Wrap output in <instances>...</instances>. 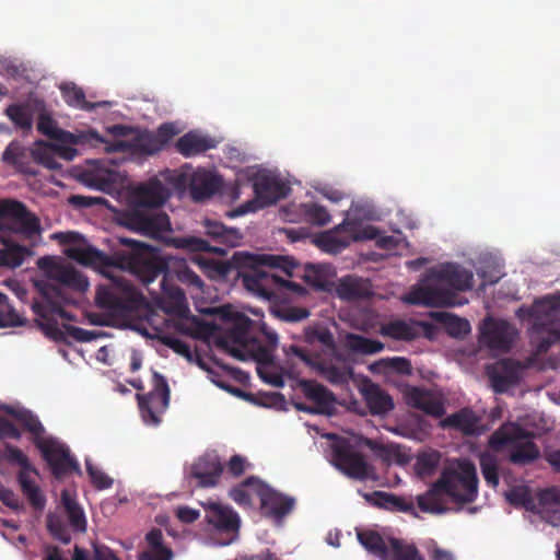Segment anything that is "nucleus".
Returning <instances> with one entry per match:
<instances>
[{"label":"nucleus","instance_id":"46","mask_svg":"<svg viewBox=\"0 0 560 560\" xmlns=\"http://www.w3.org/2000/svg\"><path fill=\"white\" fill-rule=\"evenodd\" d=\"M54 140L58 141V144H85L89 143L93 147H97L103 144L105 147L106 140L103 139L97 132L89 131L86 133L75 135L70 131L62 130L60 128L57 129Z\"/></svg>","mask_w":560,"mask_h":560},{"label":"nucleus","instance_id":"53","mask_svg":"<svg viewBox=\"0 0 560 560\" xmlns=\"http://www.w3.org/2000/svg\"><path fill=\"white\" fill-rule=\"evenodd\" d=\"M480 470L489 487L495 488L499 485V464L494 455L482 453L479 457Z\"/></svg>","mask_w":560,"mask_h":560},{"label":"nucleus","instance_id":"23","mask_svg":"<svg viewBox=\"0 0 560 560\" xmlns=\"http://www.w3.org/2000/svg\"><path fill=\"white\" fill-rule=\"evenodd\" d=\"M432 278L451 287L455 291H468L472 288L474 275L470 270L456 264H445L433 270Z\"/></svg>","mask_w":560,"mask_h":560},{"label":"nucleus","instance_id":"17","mask_svg":"<svg viewBox=\"0 0 560 560\" xmlns=\"http://www.w3.org/2000/svg\"><path fill=\"white\" fill-rule=\"evenodd\" d=\"M405 302L422 306H455L463 302L457 300L455 292L440 288L435 284H424L413 288L406 296Z\"/></svg>","mask_w":560,"mask_h":560},{"label":"nucleus","instance_id":"10","mask_svg":"<svg viewBox=\"0 0 560 560\" xmlns=\"http://www.w3.org/2000/svg\"><path fill=\"white\" fill-rule=\"evenodd\" d=\"M205 520L212 529L222 536L221 545L226 546L238 538L241 518L238 514L230 506L209 502L203 504Z\"/></svg>","mask_w":560,"mask_h":560},{"label":"nucleus","instance_id":"49","mask_svg":"<svg viewBox=\"0 0 560 560\" xmlns=\"http://www.w3.org/2000/svg\"><path fill=\"white\" fill-rule=\"evenodd\" d=\"M34 163L40 164L48 170H60L61 164L57 161V152L54 144L43 141L36 142L34 148Z\"/></svg>","mask_w":560,"mask_h":560},{"label":"nucleus","instance_id":"63","mask_svg":"<svg viewBox=\"0 0 560 560\" xmlns=\"http://www.w3.org/2000/svg\"><path fill=\"white\" fill-rule=\"evenodd\" d=\"M4 456L9 462L19 464L21 466L20 471L33 470L34 474H37L36 468L32 466L27 456L19 447L5 444Z\"/></svg>","mask_w":560,"mask_h":560},{"label":"nucleus","instance_id":"44","mask_svg":"<svg viewBox=\"0 0 560 560\" xmlns=\"http://www.w3.org/2000/svg\"><path fill=\"white\" fill-rule=\"evenodd\" d=\"M431 317L443 324L446 331L452 337H464L470 331V325L467 319L457 317L447 312H432Z\"/></svg>","mask_w":560,"mask_h":560},{"label":"nucleus","instance_id":"18","mask_svg":"<svg viewBox=\"0 0 560 560\" xmlns=\"http://www.w3.org/2000/svg\"><path fill=\"white\" fill-rule=\"evenodd\" d=\"M514 338V329L503 319L488 317L480 327L479 341L491 350L508 352Z\"/></svg>","mask_w":560,"mask_h":560},{"label":"nucleus","instance_id":"45","mask_svg":"<svg viewBox=\"0 0 560 560\" xmlns=\"http://www.w3.org/2000/svg\"><path fill=\"white\" fill-rule=\"evenodd\" d=\"M61 502L67 513L68 522L75 532L86 530V518L83 510L68 491L61 492Z\"/></svg>","mask_w":560,"mask_h":560},{"label":"nucleus","instance_id":"35","mask_svg":"<svg viewBox=\"0 0 560 560\" xmlns=\"http://www.w3.org/2000/svg\"><path fill=\"white\" fill-rule=\"evenodd\" d=\"M220 186V179L210 172L197 171L191 175L189 189L195 201L211 197Z\"/></svg>","mask_w":560,"mask_h":560},{"label":"nucleus","instance_id":"12","mask_svg":"<svg viewBox=\"0 0 560 560\" xmlns=\"http://www.w3.org/2000/svg\"><path fill=\"white\" fill-rule=\"evenodd\" d=\"M38 267L46 273L47 278L56 281L59 289L67 287L80 292H84L89 288L88 279L77 269L71 266H66L55 261L51 257H43L38 259ZM63 300L62 290L60 296L55 298V301Z\"/></svg>","mask_w":560,"mask_h":560},{"label":"nucleus","instance_id":"27","mask_svg":"<svg viewBox=\"0 0 560 560\" xmlns=\"http://www.w3.org/2000/svg\"><path fill=\"white\" fill-rule=\"evenodd\" d=\"M359 494L371 505L385 509L392 512H409L413 510V503L405 498L385 491H373L371 493L358 490Z\"/></svg>","mask_w":560,"mask_h":560},{"label":"nucleus","instance_id":"64","mask_svg":"<svg viewBox=\"0 0 560 560\" xmlns=\"http://www.w3.org/2000/svg\"><path fill=\"white\" fill-rule=\"evenodd\" d=\"M258 376L267 384L275 387H283L284 378L281 373L275 370L273 363L268 365H257L256 368Z\"/></svg>","mask_w":560,"mask_h":560},{"label":"nucleus","instance_id":"15","mask_svg":"<svg viewBox=\"0 0 560 560\" xmlns=\"http://www.w3.org/2000/svg\"><path fill=\"white\" fill-rule=\"evenodd\" d=\"M159 144L160 142L155 139L154 132L143 130L139 131L130 140L106 141L104 151L106 153L121 152L135 158H144L159 153L161 151Z\"/></svg>","mask_w":560,"mask_h":560},{"label":"nucleus","instance_id":"5","mask_svg":"<svg viewBox=\"0 0 560 560\" xmlns=\"http://www.w3.org/2000/svg\"><path fill=\"white\" fill-rule=\"evenodd\" d=\"M266 264L258 261L253 266H243L234 262V255L232 259L221 262L218 266V271L223 277L230 276L235 271V278L241 279L244 288L258 296L270 299L275 294V287L280 281V278L269 271L262 269Z\"/></svg>","mask_w":560,"mask_h":560},{"label":"nucleus","instance_id":"42","mask_svg":"<svg viewBox=\"0 0 560 560\" xmlns=\"http://www.w3.org/2000/svg\"><path fill=\"white\" fill-rule=\"evenodd\" d=\"M0 241L5 246L4 248L0 249V268L20 267L23 264L25 257L31 254V250L27 247L15 243H10L9 240L3 236H0Z\"/></svg>","mask_w":560,"mask_h":560},{"label":"nucleus","instance_id":"58","mask_svg":"<svg viewBox=\"0 0 560 560\" xmlns=\"http://www.w3.org/2000/svg\"><path fill=\"white\" fill-rule=\"evenodd\" d=\"M0 319L7 323L5 327H16L23 325V319L9 303L7 294L0 292Z\"/></svg>","mask_w":560,"mask_h":560},{"label":"nucleus","instance_id":"34","mask_svg":"<svg viewBox=\"0 0 560 560\" xmlns=\"http://www.w3.org/2000/svg\"><path fill=\"white\" fill-rule=\"evenodd\" d=\"M254 191L258 199L262 200L266 205H270L285 196L287 187L280 179L262 175L256 178Z\"/></svg>","mask_w":560,"mask_h":560},{"label":"nucleus","instance_id":"36","mask_svg":"<svg viewBox=\"0 0 560 560\" xmlns=\"http://www.w3.org/2000/svg\"><path fill=\"white\" fill-rule=\"evenodd\" d=\"M148 549L138 555V560H172L173 551L163 544V533L160 528H152L145 535Z\"/></svg>","mask_w":560,"mask_h":560},{"label":"nucleus","instance_id":"22","mask_svg":"<svg viewBox=\"0 0 560 560\" xmlns=\"http://www.w3.org/2000/svg\"><path fill=\"white\" fill-rule=\"evenodd\" d=\"M5 165L13 167L16 172L26 175H36L34 168V149H28L19 141H11L1 156Z\"/></svg>","mask_w":560,"mask_h":560},{"label":"nucleus","instance_id":"57","mask_svg":"<svg viewBox=\"0 0 560 560\" xmlns=\"http://www.w3.org/2000/svg\"><path fill=\"white\" fill-rule=\"evenodd\" d=\"M302 212L305 220L312 224L325 225L330 221V214L327 209L317 203L302 205Z\"/></svg>","mask_w":560,"mask_h":560},{"label":"nucleus","instance_id":"16","mask_svg":"<svg viewBox=\"0 0 560 560\" xmlns=\"http://www.w3.org/2000/svg\"><path fill=\"white\" fill-rule=\"evenodd\" d=\"M101 308L113 313L122 314L136 310L141 301V295L132 285H125L121 292L116 289L100 288L95 298Z\"/></svg>","mask_w":560,"mask_h":560},{"label":"nucleus","instance_id":"55","mask_svg":"<svg viewBox=\"0 0 560 560\" xmlns=\"http://www.w3.org/2000/svg\"><path fill=\"white\" fill-rule=\"evenodd\" d=\"M72 560H119L110 548L104 545L93 546V556L90 557L89 552L74 546Z\"/></svg>","mask_w":560,"mask_h":560},{"label":"nucleus","instance_id":"30","mask_svg":"<svg viewBox=\"0 0 560 560\" xmlns=\"http://www.w3.org/2000/svg\"><path fill=\"white\" fill-rule=\"evenodd\" d=\"M176 150L185 158L201 154L217 147V141L197 131H189L176 141Z\"/></svg>","mask_w":560,"mask_h":560},{"label":"nucleus","instance_id":"48","mask_svg":"<svg viewBox=\"0 0 560 560\" xmlns=\"http://www.w3.org/2000/svg\"><path fill=\"white\" fill-rule=\"evenodd\" d=\"M172 244L176 248H184L190 252L214 253L219 255L226 253L225 248L218 245L213 246L209 241L197 236L176 237L172 240Z\"/></svg>","mask_w":560,"mask_h":560},{"label":"nucleus","instance_id":"32","mask_svg":"<svg viewBox=\"0 0 560 560\" xmlns=\"http://www.w3.org/2000/svg\"><path fill=\"white\" fill-rule=\"evenodd\" d=\"M205 234L213 242L226 247H235L241 244L243 235L238 229L228 228L223 223L206 219L203 221Z\"/></svg>","mask_w":560,"mask_h":560},{"label":"nucleus","instance_id":"50","mask_svg":"<svg viewBox=\"0 0 560 560\" xmlns=\"http://www.w3.org/2000/svg\"><path fill=\"white\" fill-rule=\"evenodd\" d=\"M336 293L346 301H355L365 295L360 281L351 276L343 277L338 281Z\"/></svg>","mask_w":560,"mask_h":560},{"label":"nucleus","instance_id":"26","mask_svg":"<svg viewBox=\"0 0 560 560\" xmlns=\"http://www.w3.org/2000/svg\"><path fill=\"white\" fill-rule=\"evenodd\" d=\"M300 385L305 397L316 405V408L312 410L313 412L323 415H330L332 412L335 405L332 392L313 381L303 380Z\"/></svg>","mask_w":560,"mask_h":560},{"label":"nucleus","instance_id":"21","mask_svg":"<svg viewBox=\"0 0 560 560\" xmlns=\"http://www.w3.org/2000/svg\"><path fill=\"white\" fill-rule=\"evenodd\" d=\"M316 368L331 385H347L353 377V368L342 352L330 355L328 360H318Z\"/></svg>","mask_w":560,"mask_h":560},{"label":"nucleus","instance_id":"47","mask_svg":"<svg viewBox=\"0 0 560 560\" xmlns=\"http://www.w3.org/2000/svg\"><path fill=\"white\" fill-rule=\"evenodd\" d=\"M346 347L350 351L360 354H375L385 348L383 342L354 332H348L346 335Z\"/></svg>","mask_w":560,"mask_h":560},{"label":"nucleus","instance_id":"29","mask_svg":"<svg viewBox=\"0 0 560 560\" xmlns=\"http://www.w3.org/2000/svg\"><path fill=\"white\" fill-rule=\"evenodd\" d=\"M424 326L423 323L407 322L404 319H394L388 323L382 324L380 327V335L399 341H412L420 336V327Z\"/></svg>","mask_w":560,"mask_h":560},{"label":"nucleus","instance_id":"40","mask_svg":"<svg viewBox=\"0 0 560 560\" xmlns=\"http://www.w3.org/2000/svg\"><path fill=\"white\" fill-rule=\"evenodd\" d=\"M31 472H33V470L20 471L18 474V482L22 493L25 495L32 508L36 511H43L46 505V498L38 485L31 477Z\"/></svg>","mask_w":560,"mask_h":560},{"label":"nucleus","instance_id":"62","mask_svg":"<svg viewBox=\"0 0 560 560\" xmlns=\"http://www.w3.org/2000/svg\"><path fill=\"white\" fill-rule=\"evenodd\" d=\"M47 529L55 539L62 544L67 545L71 541V535L65 523L59 517L48 515Z\"/></svg>","mask_w":560,"mask_h":560},{"label":"nucleus","instance_id":"7","mask_svg":"<svg viewBox=\"0 0 560 560\" xmlns=\"http://www.w3.org/2000/svg\"><path fill=\"white\" fill-rule=\"evenodd\" d=\"M141 417L147 424L158 425L161 416L170 405L171 390L166 378L154 371L152 374V389L148 394L136 395Z\"/></svg>","mask_w":560,"mask_h":560},{"label":"nucleus","instance_id":"31","mask_svg":"<svg viewBox=\"0 0 560 560\" xmlns=\"http://www.w3.org/2000/svg\"><path fill=\"white\" fill-rule=\"evenodd\" d=\"M480 417L470 408H463L441 421L442 428L460 431L464 435H475L479 432Z\"/></svg>","mask_w":560,"mask_h":560},{"label":"nucleus","instance_id":"13","mask_svg":"<svg viewBox=\"0 0 560 560\" xmlns=\"http://www.w3.org/2000/svg\"><path fill=\"white\" fill-rule=\"evenodd\" d=\"M254 322L244 314H237L233 324L226 329L224 336L219 339V346L226 350L233 358L245 360L248 343L255 338L250 336V329Z\"/></svg>","mask_w":560,"mask_h":560},{"label":"nucleus","instance_id":"43","mask_svg":"<svg viewBox=\"0 0 560 560\" xmlns=\"http://www.w3.org/2000/svg\"><path fill=\"white\" fill-rule=\"evenodd\" d=\"M358 540L372 555L381 560H386L389 556L390 542L387 545L385 539L375 530L358 532Z\"/></svg>","mask_w":560,"mask_h":560},{"label":"nucleus","instance_id":"61","mask_svg":"<svg viewBox=\"0 0 560 560\" xmlns=\"http://www.w3.org/2000/svg\"><path fill=\"white\" fill-rule=\"evenodd\" d=\"M86 472L94 488L98 490L108 489L113 486V479L104 471L93 465L91 459L85 460Z\"/></svg>","mask_w":560,"mask_h":560},{"label":"nucleus","instance_id":"3","mask_svg":"<svg viewBox=\"0 0 560 560\" xmlns=\"http://www.w3.org/2000/svg\"><path fill=\"white\" fill-rule=\"evenodd\" d=\"M43 301H35L32 310L35 315L42 318L38 326L43 332L55 341H62L70 337L80 342H89L97 338V334L72 325H63V329L58 326V322L52 317L58 315L63 319L73 320V316L67 312L55 298L60 296V289L57 285L42 282L36 284Z\"/></svg>","mask_w":560,"mask_h":560},{"label":"nucleus","instance_id":"33","mask_svg":"<svg viewBox=\"0 0 560 560\" xmlns=\"http://www.w3.org/2000/svg\"><path fill=\"white\" fill-rule=\"evenodd\" d=\"M258 261L266 264L267 267L279 268L288 275H291L292 269L295 267L294 260L284 256L253 255L246 252L234 253V262L238 265L253 266Z\"/></svg>","mask_w":560,"mask_h":560},{"label":"nucleus","instance_id":"4","mask_svg":"<svg viewBox=\"0 0 560 560\" xmlns=\"http://www.w3.org/2000/svg\"><path fill=\"white\" fill-rule=\"evenodd\" d=\"M532 438V433L520 424L505 422L490 435L488 443L489 447L495 452L510 447L509 462L513 465L526 466L540 456L539 447Z\"/></svg>","mask_w":560,"mask_h":560},{"label":"nucleus","instance_id":"2","mask_svg":"<svg viewBox=\"0 0 560 560\" xmlns=\"http://www.w3.org/2000/svg\"><path fill=\"white\" fill-rule=\"evenodd\" d=\"M451 497L458 503H471L478 494V477L476 467L469 460L458 463L457 469H445L425 495L418 498V506L422 512H440L434 502V494Z\"/></svg>","mask_w":560,"mask_h":560},{"label":"nucleus","instance_id":"8","mask_svg":"<svg viewBox=\"0 0 560 560\" xmlns=\"http://www.w3.org/2000/svg\"><path fill=\"white\" fill-rule=\"evenodd\" d=\"M332 463L347 477L357 480H366L372 467L364 455L347 439L337 438L331 446Z\"/></svg>","mask_w":560,"mask_h":560},{"label":"nucleus","instance_id":"59","mask_svg":"<svg viewBox=\"0 0 560 560\" xmlns=\"http://www.w3.org/2000/svg\"><path fill=\"white\" fill-rule=\"evenodd\" d=\"M441 455L435 452H425L418 456L417 458V470L422 476L432 475L440 464Z\"/></svg>","mask_w":560,"mask_h":560},{"label":"nucleus","instance_id":"38","mask_svg":"<svg viewBox=\"0 0 560 560\" xmlns=\"http://www.w3.org/2000/svg\"><path fill=\"white\" fill-rule=\"evenodd\" d=\"M5 411L11 415L20 424L32 434V442L37 446L38 441H45L43 436L45 428L38 417L27 409L15 410L12 407H7Z\"/></svg>","mask_w":560,"mask_h":560},{"label":"nucleus","instance_id":"11","mask_svg":"<svg viewBox=\"0 0 560 560\" xmlns=\"http://www.w3.org/2000/svg\"><path fill=\"white\" fill-rule=\"evenodd\" d=\"M122 222L130 230L154 238L172 229L168 215L159 209L131 208L125 212Z\"/></svg>","mask_w":560,"mask_h":560},{"label":"nucleus","instance_id":"6","mask_svg":"<svg viewBox=\"0 0 560 560\" xmlns=\"http://www.w3.org/2000/svg\"><path fill=\"white\" fill-rule=\"evenodd\" d=\"M0 232L33 237L40 234L42 226L38 217L31 212L23 202L15 199H1Z\"/></svg>","mask_w":560,"mask_h":560},{"label":"nucleus","instance_id":"14","mask_svg":"<svg viewBox=\"0 0 560 560\" xmlns=\"http://www.w3.org/2000/svg\"><path fill=\"white\" fill-rule=\"evenodd\" d=\"M245 483L257 486L256 495L260 499L261 511L266 516L281 520L292 511L294 499L275 491L254 476L245 479Z\"/></svg>","mask_w":560,"mask_h":560},{"label":"nucleus","instance_id":"28","mask_svg":"<svg viewBox=\"0 0 560 560\" xmlns=\"http://www.w3.org/2000/svg\"><path fill=\"white\" fill-rule=\"evenodd\" d=\"M304 341L311 347H320V354L330 357L339 351L334 334L324 325L308 326L304 329Z\"/></svg>","mask_w":560,"mask_h":560},{"label":"nucleus","instance_id":"56","mask_svg":"<svg viewBox=\"0 0 560 560\" xmlns=\"http://www.w3.org/2000/svg\"><path fill=\"white\" fill-rule=\"evenodd\" d=\"M245 354L247 357L244 361L253 359L257 365H268L269 363H273L272 350L268 347L261 346L256 341V339L248 343Z\"/></svg>","mask_w":560,"mask_h":560},{"label":"nucleus","instance_id":"1","mask_svg":"<svg viewBox=\"0 0 560 560\" xmlns=\"http://www.w3.org/2000/svg\"><path fill=\"white\" fill-rule=\"evenodd\" d=\"M121 248L115 249L110 255L102 254L93 248H74L68 252L69 256L85 264L103 266H117L135 275L144 285L151 284L156 278L160 282L161 302L163 310L168 314L182 315L187 311V300L178 281H187L200 289L203 285L198 275L188 268L173 271L168 267V257L161 256L160 250L144 243L128 237H119Z\"/></svg>","mask_w":560,"mask_h":560},{"label":"nucleus","instance_id":"19","mask_svg":"<svg viewBox=\"0 0 560 560\" xmlns=\"http://www.w3.org/2000/svg\"><path fill=\"white\" fill-rule=\"evenodd\" d=\"M358 240L359 237L353 234V224L345 220L332 230L319 233L314 243L325 253L339 254Z\"/></svg>","mask_w":560,"mask_h":560},{"label":"nucleus","instance_id":"52","mask_svg":"<svg viewBox=\"0 0 560 560\" xmlns=\"http://www.w3.org/2000/svg\"><path fill=\"white\" fill-rule=\"evenodd\" d=\"M5 115L22 130H31L33 116L26 104H11L5 109Z\"/></svg>","mask_w":560,"mask_h":560},{"label":"nucleus","instance_id":"20","mask_svg":"<svg viewBox=\"0 0 560 560\" xmlns=\"http://www.w3.org/2000/svg\"><path fill=\"white\" fill-rule=\"evenodd\" d=\"M520 363L511 359H502L493 364L487 365L486 374L493 392L502 394L510 387L516 385L520 380Z\"/></svg>","mask_w":560,"mask_h":560},{"label":"nucleus","instance_id":"25","mask_svg":"<svg viewBox=\"0 0 560 560\" xmlns=\"http://www.w3.org/2000/svg\"><path fill=\"white\" fill-rule=\"evenodd\" d=\"M406 400L410 407L419 409L428 416L441 418L445 413L444 404L427 389L412 387L407 393Z\"/></svg>","mask_w":560,"mask_h":560},{"label":"nucleus","instance_id":"54","mask_svg":"<svg viewBox=\"0 0 560 560\" xmlns=\"http://www.w3.org/2000/svg\"><path fill=\"white\" fill-rule=\"evenodd\" d=\"M505 497L514 506H522L528 511H533L535 509V501L530 489L526 486L513 487L509 492H506Z\"/></svg>","mask_w":560,"mask_h":560},{"label":"nucleus","instance_id":"39","mask_svg":"<svg viewBox=\"0 0 560 560\" xmlns=\"http://www.w3.org/2000/svg\"><path fill=\"white\" fill-rule=\"evenodd\" d=\"M364 399L372 415H384L394 409L392 397L378 385L370 384L364 389Z\"/></svg>","mask_w":560,"mask_h":560},{"label":"nucleus","instance_id":"9","mask_svg":"<svg viewBox=\"0 0 560 560\" xmlns=\"http://www.w3.org/2000/svg\"><path fill=\"white\" fill-rule=\"evenodd\" d=\"M36 448L48 464L55 478L60 479L71 472L81 475V468L77 459L71 455L69 447L55 438H46L38 441Z\"/></svg>","mask_w":560,"mask_h":560},{"label":"nucleus","instance_id":"24","mask_svg":"<svg viewBox=\"0 0 560 560\" xmlns=\"http://www.w3.org/2000/svg\"><path fill=\"white\" fill-rule=\"evenodd\" d=\"M168 197V189L160 180H154L137 189L132 208L159 209Z\"/></svg>","mask_w":560,"mask_h":560},{"label":"nucleus","instance_id":"60","mask_svg":"<svg viewBox=\"0 0 560 560\" xmlns=\"http://www.w3.org/2000/svg\"><path fill=\"white\" fill-rule=\"evenodd\" d=\"M303 278L308 285L322 291L327 290L328 280L322 267L307 265Z\"/></svg>","mask_w":560,"mask_h":560},{"label":"nucleus","instance_id":"37","mask_svg":"<svg viewBox=\"0 0 560 560\" xmlns=\"http://www.w3.org/2000/svg\"><path fill=\"white\" fill-rule=\"evenodd\" d=\"M530 312L535 319V326L553 322L560 312V293L536 300Z\"/></svg>","mask_w":560,"mask_h":560},{"label":"nucleus","instance_id":"41","mask_svg":"<svg viewBox=\"0 0 560 560\" xmlns=\"http://www.w3.org/2000/svg\"><path fill=\"white\" fill-rule=\"evenodd\" d=\"M60 91L65 102L71 106L82 110L91 112L96 107L105 106L106 102L91 103L85 100L84 91L73 82L60 85Z\"/></svg>","mask_w":560,"mask_h":560},{"label":"nucleus","instance_id":"51","mask_svg":"<svg viewBox=\"0 0 560 560\" xmlns=\"http://www.w3.org/2000/svg\"><path fill=\"white\" fill-rule=\"evenodd\" d=\"M386 560H423V558L416 546L406 544L401 539L390 538L389 556Z\"/></svg>","mask_w":560,"mask_h":560}]
</instances>
